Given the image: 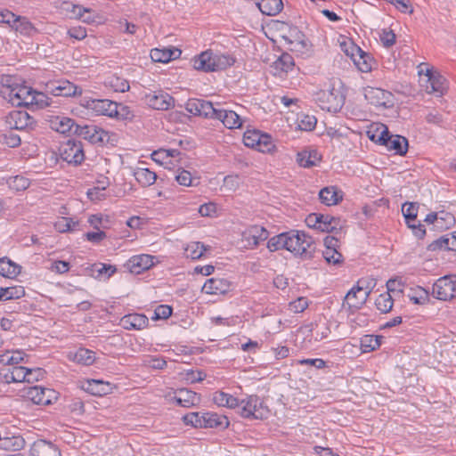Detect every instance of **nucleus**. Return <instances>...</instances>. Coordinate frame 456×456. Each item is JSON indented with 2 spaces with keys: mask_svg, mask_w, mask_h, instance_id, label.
<instances>
[{
  "mask_svg": "<svg viewBox=\"0 0 456 456\" xmlns=\"http://www.w3.org/2000/svg\"><path fill=\"white\" fill-rule=\"evenodd\" d=\"M235 62L230 54L214 53L211 50L202 52L192 59L193 68L204 72H215L227 69Z\"/></svg>",
  "mask_w": 456,
  "mask_h": 456,
  "instance_id": "nucleus-1",
  "label": "nucleus"
},
{
  "mask_svg": "<svg viewBox=\"0 0 456 456\" xmlns=\"http://www.w3.org/2000/svg\"><path fill=\"white\" fill-rule=\"evenodd\" d=\"M285 249L303 259L314 257L315 247L312 237L298 231L285 232Z\"/></svg>",
  "mask_w": 456,
  "mask_h": 456,
  "instance_id": "nucleus-2",
  "label": "nucleus"
},
{
  "mask_svg": "<svg viewBox=\"0 0 456 456\" xmlns=\"http://www.w3.org/2000/svg\"><path fill=\"white\" fill-rule=\"evenodd\" d=\"M421 86L428 94H436L442 96L447 90L446 79L438 72H434L432 69L427 68L425 70L419 69Z\"/></svg>",
  "mask_w": 456,
  "mask_h": 456,
  "instance_id": "nucleus-3",
  "label": "nucleus"
},
{
  "mask_svg": "<svg viewBox=\"0 0 456 456\" xmlns=\"http://www.w3.org/2000/svg\"><path fill=\"white\" fill-rule=\"evenodd\" d=\"M34 91L24 85H14L4 86L2 94L12 105L28 108Z\"/></svg>",
  "mask_w": 456,
  "mask_h": 456,
  "instance_id": "nucleus-4",
  "label": "nucleus"
},
{
  "mask_svg": "<svg viewBox=\"0 0 456 456\" xmlns=\"http://www.w3.org/2000/svg\"><path fill=\"white\" fill-rule=\"evenodd\" d=\"M220 107L221 104L219 102L213 103L203 99H190L185 103V110L189 113L213 119L216 118Z\"/></svg>",
  "mask_w": 456,
  "mask_h": 456,
  "instance_id": "nucleus-5",
  "label": "nucleus"
},
{
  "mask_svg": "<svg viewBox=\"0 0 456 456\" xmlns=\"http://www.w3.org/2000/svg\"><path fill=\"white\" fill-rule=\"evenodd\" d=\"M238 412L245 419H264L266 410L263 407V402L255 395L240 401Z\"/></svg>",
  "mask_w": 456,
  "mask_h": 456,
  "instance_id": "nucleus-6",
  "label": "nucleus"
},
{
  "mask_svg": "<svg viewBox=\"0 0 456 456\" xmlns=\"http://www.w3.org/2000/svg\"><path fill=\"white\" fill-rule=\"evenodd\" d=\"M432 295L439 300H451L456 297V277L444 276L439 278L432 287Z\"/></svg>",
  "mask_w": 456,
  "mask_h": 456,
  "instance_id": "nucleus-7",
  "label": "nucleus"
},
{
  "mask_svg": "<svg viewBox=\"0 0 456 456\" xmlns=\"http://www.w3.org/2000/svg\"><path fill=\"white\" fill-rule=\"evenodd\" d=\"M74 132L92 143H104L110 140V133L95 125H76Z\"/></svg>",
  "mask_w": 456,
  "mask_h": 456,
  "instance_id": "nucleus-8",
  "label": "nucleus"
},
{
  "mask_svg": "<svg viewBox=\"0 0 456 456\" xmlns=\"http://www.w3.org/2000/svg\"><path fill=\"white\" fill-rule=\"evenodd\" d=\"M58 392L39 386L29 387L26 390V397L36 404L48 405L58 399Z\"/></svg>",
  "mask_w": 456,
  "mask_h": 456,
  "instance_id": "nucleus-9",
  "label": "nucleus"
},
{
  "mask_svg": "<svg viewBox=\"0 0 456 456\" xmlns=\"http://www.w3.org/2000/svg\"><path fill=\"white\" fill-rule=\"evenodd\" d=\"M360 283L361 281L346 293L343 301L344 307H347L349 310L359 309L366 302L370 289L368 287L361 286Z\"/></svg>",
  "mask_w": 456,
  "mask_h": 456,
  "instance_id": "nucleus-10",
  "label": "nucleus"
},
{
  "mask_svg": "<svg viewBox=\"0 0 456 456\" xmlns=\"http://www.w3.org/2000/svg\"><path fill=\"white\" fill-rule=\"evenodd\" d=\"M143 101L149 107L160 110H167L175 105L174 98L162 90L145 94Z\"/></svg>",
  "mask_w": 456,
  "mask_h": 456,
  "instance_id": "nucleus-11",
  "label": "nucleus"
},
{
  "mask_svg": "<svg viewBox=\"0 0 456 456\" xmlns=\"http://www.w3.org/2000/svg\"><path fill=\"white\" fill-rule=\"evenodd\" d=\"M267 230L259 225L248 227L241 233V243L246 248H253L268 239Z\"/></svg>",
  "mask_w": 456,
  "mask_h": 456,
  "instance_id": "nucleus-12",
  "label": "nucleus"
},
{
  "mask_svg": "<svg viewBox=\"0 0 456 456\" xmlns=\"http://www.w3.org/2000/svg\"><path fill=\"white\" fill-rule=\"evenodd\" d=\"M364 97L369 103L377 107L390 108L394 105L393 94L381 88L368 86L364 89Z\"/></svg>",
  "mask_w": 456,
  "mask_h": 456,
  "instance_id": "nucleus-13",
  "label": "nucleus"
},
{
  "mask_svg": "<svg viewBox=\"0 0 456 456\" xmlns=\"http://www.w3.org/2000/svg\"><path fill=\"white\" fill-rule=\"evenodd\" d=\"M61 157L69 164H81L85 158L81 143L69 140L61 150Z\"/></svg>",
  "mask_w": 456,
  "mask_h": 456,
  "instance_id": "nucleus-14",
  "label": "nucleus"
},
{
  "mask_svg": "<svg viewBox=\"0 0 456 456\" xmlns=\"http://www.w3.org/2000/svg\"><path fill=\"white\" fill-rule=\"evenodd\" d=\"M5 124L11 130H23L34 124V118L26 111L12 110L5 117Z\"/></svg>",
  "mask_w": 456,
  "mask_h": 456,
  "instance_id": "nucleus-15",
  "label": "nucleus"
},
{
  "mask_svg": "<svg viewBox=\"0 0 456 456\" xmlns=\"http://www.w3.org/2000/svg\"><path fill=\"white\" fill-rule=\"evenodd\" d=\"M46 92L52 94L54 96L68 97L81 94L82 90L73 83L68 80H63L47 84Z\"/></svg>",
  "mask_w": 456,
  "mask_h": 456,
  "instance_id": "nucleus-16",
  "label": "nucleus"
},
{
  "mask_svg": "<svg viewBox=\"0 0 456 456\" xmlns=\"http://www.w3.org/2000/svg\"><path fill=\"white\" fill-rule=\"evenodd\" d=\"M86 108L96 115L114 118L117 114V102L109 99H92L86 102Z\"/></svg>",
  "mask_w": 456,
  "mask_h": 456,
  "instance_id": "nucleus-17",
  "label": "nucleus"
},
{
  "mask_svg": "<svg viewBox=\"0 0 456 456\" xmlns=\"http://www.w3.org/2000/svg\"><path fill=\"white\" fill-rule=\"evenodd\" d=\"M173 400L181 407L190 408L200 404V395L187 388H181L174 392Z\"/></svg>",
  "mask_w": 456,
  "mask_h": 456,
  "instance_id": "nucleus-18",
  "label": "nucleus"
},
{
  "mask_svg": "<svg viewBox=\"0 0 456 456\" xmlns=\"http://www.w3.org/2000/svg\"><path fill=\"white\" fill-rule=\"evenodd\" d=\"M290 45V50L305 53L310 51V42L305 38V36L297 28H291L289 37H284Z\"/></svg>",
  "mask_w": 456,
  "mask_h": 456,
  "instance_id": "nucleus-19",
  "label": "nucleus"
},
{
  "mask_svg": "<svg viewBox=\"0 0 456 456\" xmlns=\"http://www.w3.org/2000/svg\"><path fill=\"white\" fill-rule=\"evenodd\" d=\"M231 282L224 278H210L202 287V291L209 295H224L231 289Z\"/></svg>",
  "mask_w": 456,
  "mask_h": 456,
  "instance_id": "nucleus-20",
  "label": "nucleus"
},
{
  "mask_svg": "<svg viewBox=\"0 0 456 456\" xmlns=\"http://www.w3.org/2000/svg\"><path fill=\"white\" fill-rule=\"evenodd\" d=\"M28 368L22 366H12L3 368L0 370L2 380L7 384L12 382H26V375Z\"/></svg>",
  "mask_w": 456,
  "mask_h": 456,
  "instance_id": "nucleus-21",
  "label": "nucleus"
},
{
  "mask_svg": "<svg viewBox=\"0 0 456 456\" xmlns=\"http://www.w3.org/2000/svg\"><path fill=\"white\" fill-rule=\"evenodd\" d=\"M321 221L319 224V231L323 232H334L336 234L341 233L346 221L339 217H335L330 215L320 214Z\"/></svg>",
  "mask_w": 456,
  "mask_h": 456,
  "instance_id": "nucleus-22",
  "label": "nucleus"
},
{
  "mask_svg": "<svg viewBox=\"0 0 456 456\" xmlns=\"http://www.w3.org/2000/svg\"><path fill=\"white\" fill-rule=\"evenodd\" d=\"M316 101L322 110L336 112L339 107V101L333 91H320L316 94Z\"/></svg>",
  "mask_w": 456,
  "mask_h": 456,
  "instance_id": "nucleus-23",
  "label": "nucleus"
},
{
  "mask_svg": "<svg viewBox=\"0 0 456 456\" xmlns=\"http://www.w3.org/2000/svg\"><path fill=\"white\" fill-rule=\"evenodd\" d=\"M322 160V155L316 150H303L297 154V162L305 168L316 167Z\"/></svg>",
  "mask_w": 456,
  "mask_h": 456,
  "instance_id": "nucleus-24",
  "label": "nucleus"
},
{
  "mask_svg": "<svg viewBox=\"0 0 456 456\" xmlns=\"http://www.w3.org/2000/svg\"><path fill=\"white\" fill-rule=\"evenodd\" d=\"M16 33L28 37H32L38 33V29L25 16L18 15L12 28Z\"/></svg>",
  "mask_w": 456,
  "mask_h": 456,
  "instance_id": "nucleus-25",
  "label": "nucleus"
},
{
  "mask_svg": "<svg viewBox=\"0 0 456 456\" xmlns=\"http://www.w3.org/2000/svg\"><path fill=\"white\" fill-rule=\"evenodd\" d=\"M30 456H60V452L52 443L37 440L30 448Z\"/></svg>",
  "mask_w": 456,
  "mask_h": 456,
  "instance_id": "nucleus-26",
  "label": "nucleus"
},
{
  "mask_svg": "<svg viewBox=\"0 0 456 456\" xmlns=\"http://www.w3.org/2000/svg\"><path fill=\"white\" fill-rule=\"evenodd\" d=\"M200 418H202V428H226L230 424L226 416L218 415L215 412L201 413Z\"/></svg>",
  "mask_w": 456,
  "mask_h": 456,
  "instance_id": "nucleus-27",
  "label": "nucleus"
},
{
  "mask_svg": "<svg viewBox=\"0 0 456 456\" xmlns=\"http://www.w3.org/2000/svg\"><path fill=\"white\" fill-rule=\"evenodd\" d=\"M216 119L220 120L229 129L240 128L242 125L241 118L235 111L224 110L221 107L218 109Z\"/></svg>",
  "mask_w": 456,
  "mask_h": 456,
  "instance_id": "nucleus-28",
  "label": "nucleus"
},
{
  "mask_svg": "<svg viewBox=\"0 0 456 456\" xmlns=\"http://www.w3.org/2000/svg\"><path fill=\"white\" fill-rule=\"evenodd\" d=\"M121 323L126 330H142L147 327L149 320L144 314H131L125 315Z\"/></svg>",
  "mask_w": 456,
  "mask_h": 456,
  "instance_id": "nucleus-29",
  "label": "nucleus"
},
{
  "mask_svg": "<svg viewBox=\"0 0 456 456\" xmlns=\"http://www.w3.org/2000/svg\"><path fill=\"white\" fill-rule=\"evenodd\" d=\"M389 151H395L399 155L406 154L408 151V140L398 134H390L384 144Z\"/></svg>",
  "mask_w": 456,
  "mask_h": 456,
  "instance_id": "nucleus-30",
  "label": "nucleus"
},
{
  "mask_svg": "<svg viewBox=\"0 0 456 456\" xmlns=\"http://www.w3.org/2000/svg\"><path fill=\"white\" fill-rule=\"evenodd\" d=\"M153 265V257L150 255L134 256L129 260L131 272L140 273L142 271L148 270Z\"/></svg>",
  "mask_w": 456,
  "mask_h": 456,
  "instance_id": "nucleus-31",
  "label": "nucleus"
},
{
  "mask_svg": "<svg viewBox=\"0 0 456 456\" xmlns=\"http://www.w3.org/2000/svg\"><path fill=\"white\" fill-rule=\"evenodd\" d=\"M367 134L370 140L379 142L380 145H384L390 133L386 125L378 123L372 125Z\"/></svg>",
  "mask_w": 456,
  "mask_h": 456,
  "instance_id": "nucleus-32",
  "label": "nucleus"
},
{
  "mask_svg": "<svg viewBox=\"0 0 456 456\" xmlns=\"http://www.w3.org/2000/svg\"><path fill=\"white\" fill-rule=\"evenodd\" d=\"M25 446L24 438L20 436H4L0 438V449L10 452H18Z\"/></svg>",
  "mask_w": 456,
  "mask_h": 456,
  "instance_id": "nucleus-33",
  "label": "nucleus"
},
{
  "mask_svg": "<svg viewBox=\"0 0 456 456\" xmlns=\"http://www.w3.org/2000/svg\"><path fill=\"white\" fill-rule=\"evenodd\" d=\"M256 5L263 14L268 16H274L283 9L281 0H260Z\"/></svg>",
  "mask_w": 456,
  "mask_h": 456,
  "instance_id": "nucleus-34",
  "label": "nucleus"
},
{
  "mask_svg": "<svg viewBox=\"0 0 456 456\" xmlns=\"http://www.w3.org/2000/svg\"><path fill=\"white\" fill-rule=\"evenodd\" d=\"M21 267L7 257L0 258V275L13 279L20 273Z\"/></svg>",
  "mask_w": 456,
  "mask_h": 456,
  "instance_id": "nucleus-35",
  "label": "nucleus"
},
{
  "mask_svg": "<svg viewBox=\"0 0 456 456\" xmlns=\"http://www.w3.org/2000/svg\"><path fill=\"white\" fill-rule=\"evenodd\" d=\"M85 389L94 395L102 396L111 392L112 387L109 382L92 379L86 382Z\"/></svg>",
  "mask_w": 456,
  "mask_h": 456,
  "instance_id": "nucleus-36",
  "label": "nucleus"
},
{
  "mask_svg": "<svg viewBox=\"0 0 456 456\" xmlns=\"http://www.w3.org/2000/svg\"><path fill=\"white\" fill-rule=\"evenodd\" d=\"M51 127L61 134H66L72 131L73 127L76 128V124L73 119L66 117H54L50 120Z\"/></svg>",
  "mask_w": 456,
  "mask_h": 456,
  "instance_id": "nucleus-37",
  "label": "nucleus"
},
{
  "mask_svg": "<svg viewBox=\"0 0 456 456\" xmlns=\"http://www.w3.org/2000/svg\"><path fill=\"white\" fill-rule=\"evenodd\" d=\"M134 175L135 180L143 187L152 185L157 180L156 173L149 168L138 167L134 170Z\"/></svg>",
  "mask_w": 456,
  "mask_h": 456,
  "instance_id": "nucleus-38",
  "label": "nucleus"
},
{
  "mask_svg": "<svg viewBox=\"0 0 456 456\" xmlns=\"http://www.w3.org/2000/svg\"><path fill=\"white\" fill-rule=\"evenodd\" d=\"M295 66L293 57L287 53H283L275 61H273L272 68L275 70V74L281 72H289Z\"/></svg>",
  "mask_w": 456,
  "mask_h": 456,
  "instance_id": "nucleus-39",
  "label": "nucleus"
},
{
  "mask_svg": "<svg viewBox=\"0 0 456 456\" xmlns=\"http://www.w3.org/2000/svg\"><path fill=\"white\" fill-rule=\"evenodd\" d=\"M319 197L321 201L327 206L336 205L342 200V196L338 194L336 187L322 189L319 192Z\"/></svg>",
  "mask_w": 456,
  "mask_h": 456,
  "instance_id": "nucleus-40",
  "label": "nucleus"
},
{
  "mask_svg": "<svg viewBox=\"0 0 456 456\" xmlns=\"http://www.w3.org/2000/svg\"><path fill=\"white\" fill-rule=\"evenodd\" d=\"M180 52L177 49H159L155 48L151 51V58L154 62H168L169 61L175 59V53Z\"/></svg>",
  "mask_w": 456,
  "mask_h": 456,
  "instance_id": "nucleus-41",
  "label": "nucleus"
},
{
  "mask_svg": "<svg viewBox=\"0 0 456 456\" xmlns=\"http://www.w3.org/2000/svg\"><path fill=\"white\" fill-rule=\"evenodd\" d=\"M53 103V102L52 99L49 98L45 94L34 91L31 102H29L28 109L32 110H41L52 106Z\"/></svg>",
  "mask_w": 456,
  "mask_h": 456,
  "instance_id": "nucleus-42",
  "label": "nucleus"
},
{
  "mask_svg": "<svg viewBox=\"0 0 456 456\" xmlns=\"http://www.w3.org/2000/svg\"><path fill=\"white\" fill-rule=\"evenodd\" d=\"M90 270L92 272L91 274L95 278H102L104 276L106 279H109L116 273L117 268L111 265L99 263L92 265Z\"/></svg>",
  "mask_w": 456,
  "mask_h": 456,
  "instance_id": "nucleus-43",
  "label": "nucleus"
},
{
  "mask_svg": "<svg viewBox=\"0 0 456 456\" xmlns=\"http://www.w3.org/2000/svg\"><path fill=\"white\" fill-rule=\"evenodd\" d=\"M354 65L362 72H369L371 70L374 62L373 58L362 50L359 53L357 57L353 61Z\"/></svg>",
  "mask_w": 456,
  "mask_h": 456,
  "instance_id": "nucleus-44",
  "label": "nucleus"
},
{
  "mask_svg": "<svg viewBox=\"0 0 456 456\" xmlns=\"http://www.w3.org/2000/svg\"><path fill=\"white\" fill-rule=\"evenodd\" d=\"M380 338L381 337L375 335H364L360 340L362 353H370L379 348L380 346Z\"/></svg>",
  "mask_w": 456,
  "mask_h": 456,
  "instance_id": "nucleus-45",
  "label": "nucleus"
},
{
  "mask_svg": "<svg viewBox=\"0 0 456 456\" xmlns=\"http://www.w3.org/2000/svg\"><path fill=\"white\" fill-rule=\"evenodd\" d=\"M24 353L21 351L12 352V354L10 352H6L0 355V363L8 366H18V364L23 361Z\"/></svg>",
  "mask_w": 456,
  "mask_h": 456,
  "instance_id": "nucleus-46",
  "label": "nucleus"
},
{
  "mask_svg": "<svg viewBox=\"0 0 456 456\" xmlns=\"http://www.w3.org/2000/svg\"><path fill=\"white\" fill-rule=\"evenodd\" d=\"M394 300L389 292L382 293L375 300V305L377 309L383 314H387L391 311L393 307Z\"/></svg>",
  "mask_w": 456,
  "mask_h": 456,
  "instance_id": "nucleus-47",
  "label": "nucleus"
},
{
  "mask_svg": "<svg viewBox=\"0 0 456 456\" xmlns=\"http://www.w3.org/2000/svg\"><path fill=\"white\" fill-rule=\"evenodd\" d=\"M317 119L314 115L298 114L297 118V127L303 131H312L315 128Z\"/></svg>",
  "mask_w": 456,
  "mask_h": 456,
  "instance_id": "nucleus-48",
  "label": "nucleus"
},
{
  "mask_svg": "<svg viewBox=\"0 0 456 456\" xmlns=\"http://www.w3.org/2000/svg\"><path fill=\"white\" fill-rule=\"evenodd\" d=\"M206 249L207 248H205L204 244L201 242L192 241L185 247L184 251L187 257H191V259H199L203 256Z\"/></svg>",
  "mask_w": 456,
  "mask_h": 456,
  "instance_id": "nucleus-49",
  "label": "nucleus"
},
{
  "mask_svg": "<svg viewBox=\"0 0 456 456\" xmlns=\"http://www.w3.org/2000/svg\"><path fill=\"white\" fill-rule=\"evenodd\" d=\"M74 360L77 363L91 365L95 360V353L89 349L79 348L75 354Z\"/></svg>",
  "mask_w": 456,
  "mask_h": 456,
  "instance_id": "nucleus-50",
  "label": "nucleus"
},
{
  "mask_svg": "<svg viewBox=\"0 0 456 456\" xmlns=\"http://www.w3.org/2000/svg\"><path fill=\"white\" fill-rule=\"evenodd\" d=\"M64 10L68 12H70L71 18L82 20L84 14L86 13H92V9L85 8L78 4H73L71 3H64Z\"/></svg>",
  "mask_w": 456,
  "mask_h": 456,
  "instance_id": "nucleus-51",
  "label": "nucleus"
},
{
  "mask_svg": "<svg viewBox=\"0 0 456 456\" xmlns=\"http://www.w3.org/2000/svg\"><path fill=\"white\" fill-rule=\"evenodd\" d=\"M8 184L12 190L20 191H25L29 187L30 181L22 175H15L9 178Z\"/></svg>",
  "mask_w": 456,
  "mask_h": 456,
  "instance_id": "nucleus-52",
  "label": "nucleus"
},
{
  "mask_svg": "<svg viewBox=\"0 0 456 456\" xmlns=\"http://www.w3.org/2000/svg\"><path fill=\"white\" fill-rule=\"evenodd\" d=\"M455 224V217L452 214L445 211L438 212L436 229H450Z\"/></svg>",
  "mask_w": 456,
  "mask_h": 456,
  "instance_id": "nucleus-53",
  "label": "nucleus"
},
{
  "mask_svg": "<svg viewBox=\"0 0 456 456\" xmlns=\"http://www.w3.org/2000/svg\"><path fill=\"white\" fill-rule=\"evenodd\" d=\"M4 293V301L11 299H19L25 296V289L22 286L1 288Z\"/></svg>",
  "mask_w": 456,
  "mask_h": 456,
  "instance_id": "nucleus-54",
  "label": "nucleus"
},
{
  "mask_svg": "<svg viewBox=\"0 0 456 456\" xmlns=\"http://www.w3.org/2000/svg\"><path fill=\"white\" fill-rule=\"evenodd\" d=\"M322 256L329 265H340L343 261V256L338 249H324Z\"/></svg>",
  "mask_w": 456,
  "mask_h": 456,
  "instance_id": "nucleus-55",
  "label": "nucleus"
},
{
  "mask_svg": "<svg viewBox=\"0 0 456 456\" xmlns=\"http://www.w3.org/2000/svg\"><path fill=\"white\" fill-rule=\"evenodd\" d=\"M402 212L405 218L406 224L415 222L418 216V206L416 203L405 202L402 207Z\"/></svg>",
  "mask_w": 456,
  "mask_h": 456,
  "instance_id": "nucleus-56",
  "label": "nucleus"
},
{
  "mask_svg": "<svg viewBox=\"0 0 456 456\" xmlns=\"http://www.w3.org/2000/svg\"><path fill=\"white\" fill-rule=\"evenodd\" d=\"M341 50L351 58L352 61L359 54L362 49L351 40L344 39L340 42Z\"/></svg>",
  "mask_w": 456,
  "mask_h": 456,
  "instance_id": "nucleus-57",
  "label": "nucleus"
},
{
  "mask_svg": "<svg viewBox=\"0 0 456 456\" xmlns=\"http://www.w3.org/2000/svg\"><path fill=\"white\" fill-rule=\"evenodd\" d=\"M274 148L271 136L267 134H261V138L255 149L264 153H270Z\"/></svg>",
  "mask_w": 456,
  "mask_h": 456,
  "instance_id": "nucleus-58",
  "label": "nucleus"
},
{
  "mask_svg": "<svg viewBox=\"0 0 456 456\" xmlns=\"http://www.w3.org/2000/svg\"><path fill=\"white\" fill-rule=\"evenodd\" d=\"M175 180L180 185L183 186H193L199 183L197 178H193L191 174L184 169L178 172L175 175Z\"/></svg>",
  "mask_w": 456,
  "mask_h": 456,
  "instance_id": "nucleus-59",
  "label": "nucleus"
},
{
  "mask_svg": "<svg viewBox=\"0 0 456 456\" xmlns=\"http://www.w3.org/2000/svg\"><path fill=\"white\" fill-rule=\"evenodd\" d=\"M261 132L257 130H248L244 133L243 142L247 147L255 149L261 138Z\"/></svg>",
  "mask_w": 456,
  "mask_h": 456,
  "instance_id": "nucleus-60",
  "label": "nucleus"
},
{
  "mask_svg": "<svg viewBox=\"0 0 456 456\" xmlns=\"http://www.w3.org/2000/svg\"><path fill=\"white\" fill-rule=\"evenodd\" d=\"M109 85L114 89V91L120 93L126 92L130 88L127 80L116 76H113L109 78Z\"/></svg>",
  "mask_w": 456,
  "mask_h": 456,
  "instance_id": "nucleus-61",
  "label": "nucleus"
},
{
  "mask_svg": "<svg viewBox=\"0 0 456 456\" xmlns=\"http://www.w3.org/2000/svg\"><path fill=\"white\" fill-rule=\"evenodd\" d=\"M77 224V222H75L70 218L61 217L54 224V227L60 232H66L74 230Z\"/></svg>",
  "mask_w": 456,
  "mask_h": 456,
  "instance_id": "nucleus-62",
  "label": "nucleus"
},
{
  "mask_svg": "<svg viewBox=\"0 0 456 456\" xmlns=\"http://www.w3.org/2000/svg\"><path fill=\"white\" fill-rule=\"evenodd\" d=\"M285 232L271 238L267 242V248L273 252L279 249H285Z\"/></svg>",
  "mask_w": 456,
  "mask_h": 456,
  "instance_id": "nucleus-63",
  "label": "nucleus"
},
{
  "mask_svg": "<svg viewBox=\"0 0 456 456\" xmlns=\"http://www.w3.org/2000/svg\"><path fill=\"white\" fill-rule=\"evenodd\" d=\"M134 117L128 106L117 103V114L114 118L121 120H131Z\"/></svg>",
  "mask_w": 456,
  "mask_h": 456,
  "instance_id": "nucleus-64",
  "label": "nucleus"
}]
</instances>
